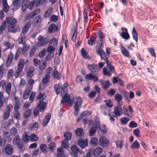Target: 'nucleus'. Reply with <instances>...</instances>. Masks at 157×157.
Returning <instances> with one entry per match:
<instances>
[{
  "label": "nucleus",
  "mask_w": 157,
  "mask_h": 157,
  "mask_svg": "<svg viewBox=\"0 0 157 157\" xmlns=\"http://www.w3.org/2000/svg\"><path fill=\"white\" fill-rule=\"evenodd\" d=\"M140 147V144L136 140L130 146V148L132 149H138Z\"/></svg>",
  "instance_id": "nucleus-33"
},
{
  "label": "nucleus",
  "mask_w": 157,
  "mask_h": 157,
  "mask_svg": "<svg viewBox=\"0 0 157 157\" xmlns=\"http://www.w3.org/2000/svg\"><path fill=\"white\" fill-rule=\"evenodd\" d=\"M122 32L120 34V36L123 39L128 40L129 38V35L128 33L127 29L125 28H121Z\"/></svg>",
  "instance_id": "nucleus-12"
},
{
  "label": "nucleus",
  "mask_w": 157,
  "mask_h": 157,
  "mask_svg": "<svg viewBox=\"0 0 157 157\" xmlns=\"http://www.w3.org/2000/svg\"><path fill=\"white\" fill-rule=\"evenodd\" d=\"M44 37L41 35L39 36L38 38V40L39 41L37 43V45L38 46H43L46 45V44H48V41L45 43H42Z\"/></svg>",
  "instance_id": "nucleus-22"
},
{
  "label": "nucleus",
  "mask_w": 157,
  "mask_h": 157,
  "mask_svg": "<svg viewBox=\"0 0 157 157\" xmlns=\"http://www.w3.org/2000/svg\"><path fill=\"white\" fill-rule=\"evenodd\" d=\"M29 136L27 134V132H25L23 134L22 138L24 142L25 143H27L29 141Z\"/></svg>",
  "instance_id": "nucleus-34"
},
{
  "label": "nucleus",
  "mask_w": 157,
  "mask_h": 157,
  "mask_svg": "<svg viewBox=\"0 0 157 157\" xmlns=\"http://www.w3.org/2000/svg\"><path fill=\"white\" fill-rule=\"evenodd\" d=\"M58 20V17L55 14L52 15L50 17L51 21L56 22Z\"/></svg>",
  "instance_id": "nucleus-54"
},
{
  "label": "nucleus",
  "mask_w": 157,
  "mask_h": 157,
  "mask_svg": "<svg viewBox=\"0 0 157 157\" xmlns=\"http://www.w3.org/2000/svg\"><path fill=\"white\" fill-rule=\"evenodd\" d=\"M36 2V6H37L40 5H45L47 3V2L46 0H37Z\"/></svg>",
  "instance_id": "nucleus-50"
},
{
  "label": "nucleus",
  "mask_w": 157,
  "mask_h": 157,
  "mask_svg": "<svg viewBox=\"0 0 157 157\" xmlns=\"http://www.w3.org/2000/svg\"><path fill=\"white\" fill-rule=\"evenodd\" d=\"M47 106V104L43 101H40L38 103L37 107L39 109L40 112H43Z\"/></svg>",
  "instance_id": "nucleus-16"
},
{
  "label": "nucleus",
  "mask_w": 157,
  "mask_h": 157,
  "mask_svg": "<svg viewBox=\"0 0 157 157\" xmlns=\"http://www.w3.org/2000/svg\"><path fill=\"white\" fill-rule=\"evenodd\" d=\"M17 20L16 19H8L6 17V20L2 23L0 26V34H3V32L8 27V31L10 33H15L17 31L14 29V28L16 25Z\"/></svg>",
  "instance_id": "nucleus-1"
},
{
  "label": "nucleus",
  "mask_w": 157,
  "mask_h": 157,
  "mask_svg": "<svg viewBox=\"0 0 157 157\" xmlns=\"http://www.w3.org/2000/svg\"><path fill=\"white\" fill-rule=\"evenodd\" d=\"M106 63V66L109 69V71L111 72V73H114V68L113 66L110 63H109L108 62V63Z\"/></svg>",
  "instance_id": "nucleus-46"
},
{
  "label": "nucleus",
  "mask_w": 157,
  "mask_h": 157,
  "mask_svg": "<svg viewBox=\"0 0 157 157\" xmlns=\"http://www.w3.org/2000/svg\"><path fill=\"white\" fill-rule=\"evenodd\" d=\"M34 82V80L32 78H30L28 81V84L29 86L25 89L23 93L22 98L24 100H26L28 98L29 94L33 89Z\"/></svg>",
  "instance_id": "nucleus-2"
},
{
  "label": "nucleus",
  "mask_w": 157,
  "mask_h": 157,
  "mask_svg": "<svg viewBox=\"0 0 157 157\" xmlns=\"http://www.w3.org/2000/svg\"><path fill=\"white\" fill-rule=\"evenodd\" d=\"M82 103V99L79 97H76V101L74 108L75 109L74 114L76 117L78 115L79 109L78 106H80Z\"/></svg>",
  "instance_id": "nucleus-7"
},
{
  "label": "nucleus",
  "mask_w": 157,
  "mask_h": 157,
  "mask_svg": "<svg viewBox=\"0 0 157 157\" xmlns=\"http://www.w3.org/2000/svg\"><path fill=\"white\" fill-rule=\"evenodd\" d=\"M29 98V100L31 103L33 102L36 96V93L34 91H31Z\"/></svg>",
  "instance_id": "nucleus-47"
},
{
  "label": "nucleus",
  "mask_w": 157,
  "mask_h": 157,
  "mask_svg": "<svg viewBox=\"0 0 157 157\" xmlns=\"http://www.w3.org/2000/svg\"><path fill=\"white\" fill-rule=\"evenodd\" d=\"M46 97V94L44 93H40L36 97V99L43 101L45 99Z\"/></svg>",
  "instance_id": "nucleus-39"
},
{
  "label": "nucleus",
  "mask_w": 157,
  "mask_h": 157,
  "mask_svg": "<svg viewBox=\"0 0 157 157\" xmlns=\"http://www.w3.org/2000/svg\"><path fill=\"white\" fill-rule=\"evenodd\" d=\"M55 50V48L50 45L47 48L46 51L47 52L49 53L50 54H51L52 52Z\"/></svg>",
  "instance_id": "nucleus-64"
},
{
  "label": "nucleus",
  "mask_w": 157,
  "mask_h": 157,
  "mask_svg": "<svg viewBox=\"0 0 157 157\" xmlns=\"http://www.w3.org/2000/svg\"><path fill=\"white\" fill-rule=\"evenodd\" d=\"M58 41L57 39L55 38H53L49 41V44L54 46H56L57 45Z\"/></svg>",
  "instance_id": "nucleus-48"
},
{
  "label": "nucleus",
  "mask_w": 157,
  "mask_h": 157,
  "mask_svg": "<svg viewBox=\"0 0 157 157\" xmlns=\"http://www.w3.org/2000/svg\"><path fill=\"white\" fill-rule=\"evenodd\" d=\"M96 53L98 54L102 59L105 60L106 63L108 62V59L109 57V55H106L105 52L101 49L96 50Z\"/></svg>",
  "instance_id": "nucleus-9"
},
{
  "label": "nucleus",
  "mask_w": 157,
  "mask_h": 157,
  "mask_svg": "<svg viewBox=\"0 0 157 157\" xmlns=\"http://www.w3.org/2000/svg\"><path fill=\"white\" fill-rule=\"evenodd\" d=\"M132 35L133 39L135 40L136 42H137V35L134 27H133L132 28Z\"/></svg>",
  "instance_id": "nucleus-38"
},
{
  "label": "nucleus",
  "mask_w": 157,
  "mask_h": 157,
  "mask_svg": "<svg viewBox=\"0 0 157 157\" xmlns=\"http://www.w3.org/2000/svg\"><path fill=\"white\" fill-rule=\"evenodd\" d=\"M98 139L96 137L92 138L90 140V143L94 145H96L98 144Z\"/></svg>",
  "instance_id": "nucleus-62"
},
{
  "label": "nucleus",
  "mask_w": 157,
  "mask_h": 157,
  "mask_svg": "<svg viewBox=\"0 0 157 157\" xmlns=\"http://www.w3.org/2000/svg\"><path fill=\"white\" fill-rule=\"evenodd\" d=\"M83 16L84 21L87 23L88 21V17L87 14V10L84 9L83 12Z\"/></svg>",
  "instance_id": "nucleus-49"
},
{
  "label": "nucleus",
  "mask_w": 157,
  "mask_h": 157,
  "mask_svg": "<svg viewBox=\"0 0 157 157\" xmlns=\"http://www.w3.org/2000/svg\"><path fill=\"white\" fill-rule=\"evenodd\" d=\"M103 73L104 75L107 76H110L112 75L111 72L109 71H107L106 67H104L103 68Z\"/></svg>",
  "instance_id": "nucleus-53"
},
{
  "label": "nucleus",
  "mask_w": 157,
  "mask_h": 157,
  "mask_svg": "<svg viewBox=\"0 0 157 157\" xmlns=\"http://www.w3.org/2000/svg\"><path fill=\"white\" fill-rule=\"evenodd\" d=\"M98 128V126L95 125V127H92L89 131V134L90 136H94L95 134L97 129Z\"/></svg>",
  "instance_id": "nucleus-30"
},
{
  "label": "nucleus",
  "mask_w": 157,
  "mask_h": 157,
  "mask_svg": "<svg viewBox=\"0 0 157 157\" xmlns=\"http://www.w3.org/2000/svg\"><path fill=\"white\" fill-rule=\"evenodd\" d=\"M129 120V118L126 117L121 118L120 120L121 123L124 125L126 124Z\"/></svg>",
  "instance_id": "nucleus-52"
},
{
  "label": "nucleus",
  "mask_w": 157,
  "mask_h": 157,
  "mask_svg": "<svg viewBox=\"0 0 157 157\" xmlns=\"http://www.w3.org/2000/svg\"><path fill=\"white\" fill-rule=\"evenodd\" d=\"M34 71V67L33 66L30 67L26 73L27 77L29 78H31L33 76Z\"/></svg>",
  "instance_id": "nucleus-23"
},
{
  "label": "nucleus",
  "mask_w": 157,
  "mask_h": 157,
  "mask_svg": "<svg viewBox=\"0 0 157 157\" xmlns=\"http://www.w3.org/2000/svg\"><path fill=\"white\" fill-rule=\"evenodd\" d=\"M11 85V83L8 82L6 86L5 91L8 95H10V93Z\"/></svg>",
  "instance_id": "nucleus-41"
},
{
  "label": "nucleus",
  "mask_w": 157,
  "mask_h": 157,
  "mask_svg": "<svg viewBox=\"0 0 157 157\" xmlns=\"http://www.w3.org/2000/svg\"><path fill=\"white\" fill-rule=\"evenodd\" d=\"M115 142L117 147L121 148L122 147L123 142L122 140H116Z\"/></svg>",
  "instance_id": "nucleus-59"
},
{
  "label": "nucleus",
  "mask_w": 157,
  "mask_h": 157,
  "mask_svg": "<svg viewBox=\"0 0 157 157\" xmlns=\"http://www.w3.org/2000/svg\"><path fill=\"white\" fill-rule=\"evenodd\" d=\"M81 53L84 58L86 59H89L90 58V57L88 55L87 53L83 48H82L81 50Z\"/></svg>",
  "instance_id": "nucleus-40"
},
{
  "label": "nucleus",
  "mask_w": 157,
  "mask_h": 157,
  "mask_svg": "<svg viewBox=\"0 0 157 157\" xmlns=\"http://www.w3.org/2000/svg\"><path fill=\"white\" fill-rule=\"evenodd\" d=\"M58 30L57 26L54 24H52L48 27V32L50 33L52 32L54 33Z\"/></svg>",
  "instance_id": "nucleus-20"
},
{
  "label": "nucleus",
  "mask_w": 157,
  "mask_h": 157,
  "mask_svg": "<svg viewBox=\"0 0 157 157\" xmlns=\"http://www.w3.org/2000/svg\"><path fill=\"white\" fill-rule=\"evenodd\" d=\"M54 88L57 95L59 94L60 92V86L59 84H56L54 85Z\"/></svg>",
  "instance_id": "nucleus-58"
},
{
  "label": "nucleus",
  "mask_w": 157,
  "mask_h": 157,
  "mask_svg": "<svg viewBox=\"0 0 157 157\" xmlns=\"http://www.w3.org/2000/svg\"><path fill=\"white\" fill-rule=\"evenodd\" d=\"M2 151L7 155H11L13 152V147L11 145L7 144L3 147Z\"/></svg>",
  "instance_id": "nucleus-6"
},
{
  "label": "nucleus",
  "mask_w": 157,
  "mask_h": 157,
  "mask_svg": "<svg viewBox=\"0 0 157 157\" xmlns=\"http://www.w3.org/2000/svg\"><path fill=\"white\" fill-rule=\"evenodd\" d=\"M21 106V103L20 102L19 103H15L14 104V109L15 111H18V110L20 108Z\"/></svg>",
  "instance_id": "nucleus-61"
},
{
  "label": "nucleus",
  "mask_w": 157,
  "mask_h": 157,
  "mask_svg": "<svg viewBox=\"0 0 157 157\" xmlns=\"http://www.w3.org/2000/svg\"><path fill=\"white\" fill-rule=\"evenodd\" d=\"M72 136V133L69 132H65L63 135V136L65 139V140L68 141L71 140Z\"/></svg>",
  "instance_id": "nucleus-32"
},
{
  "label": "nucleus",
  "mask_w": 157,
  "mask_h": 157,
  "mask_svg": "<svg viewBox=\"0 0 157 157\" xmlns=\"http://www.w3.org/2000/svg\"><path fill=\"white\" fill-rule=\"evenodd\" d=\"M29 46L27 45V44H25L24 45L21 49L23 54H25V52L28 50L29 48Z\"/></svg>",
  "instance_id": "nucleus-55"
},
{
  "label": "nucleus",
  "mask_w": 157,
  "mask_h": 157,
  "mask_svg": "<svg viewBox=\"0 0 157 157\" xmlns=\"http://www.w3.org/2000/svg\"><path fill=\"white\" fill-rule=\"evenodd\" d=\"M52 10L51 8H48L45 12L44 16L45 18L49 17L51 14Z\"/></svg>",
  "instance_id": "nucleus-43"
},
{
  "label": "nucleus",
  "mask_w": 157,
  "mask_h": 157,
  "mask_svg": "<svg viewBox=\"0 0 157 157\" xmlns=\"http://www.w3.org/2000/svg\"><path fill=\"white\" fill-rule=\"evenodd\" d=\"M99 145L103 147L107 146L109 144V141L107 138L105 136L100 137L99 140Z\"/></svg>",
  "instance_id": "nucleus-11"
},
{
  "label": "nucleus",
  "mask_w": 157,
  "mask_h": 157,
  "mask_svg": "<svg viewBox=\"0 0 157 157\" xmlns=\"http://www.w3.org/2000/svg\"><path fill=\"white\" fill-rule=\"evenodd\" d=\"M17 146L21 152H23L24 151L25 148L24 144L23 143Z\"/></svg>",
  "instance_id": "nucleus-63"
},
{
  "label": "nucleus",
  "mask_w": 157,
  "mask_h": 157,
  "mask_svg": "<svg viewBox=\"0 0 157 157\" xmlns=\"http://www.w3.org/2000/svg\"><path fill=\"white\" fill-rule=\"evenodd\" d=\"M71 34H72V36L71 38V40L73 42H75V40L76 38L77 33V31L76 30H75L74 31H72L71 32Z\"/></svg>",
  "instance_id": "nucleus-45"
},
{
  "label": "nucleus",
  "mask_w": 157,
  "mask_h": 157,
  "mask_svg": "<svg viewBox=\"0 0 157 157\" xmlns=\"http://www.w3.org/2000/svg\"><path fill=\"white\" fill-rule=\"evenodd\" d=\"M24 60L23 59H20L17 64V69L14 73V75L16 78L18 77L21 75L24 67Z\"/></svg>",
  "instance_id": "nucleus-4"
},
{
  "label": "nucleus",
  "mask_w": 157,
  "mask_h": 157,
  "mask_svg": "<svg viewBox=\"0 0 157 157\" xmlns=\"http://www.w3.org/2000/svg\"><path fill=\"white\" fill-rule=\"evenodd\" d=\"M87 67L91 72L90 73L96 75L98 74L99 71V69L98 68V66L95 64H87Z\"/></svg>",
  "instance_id": "nucleus-5"
},
{
  "label": "nucleus",
  "mask_w": 157,
  "mask_h": 157,
  "mask_svg": "<svg viewBox=\"0 0 157 157\" xmlns=\"http://www.w3.org/2000/svg\"><path fill=\"white\" fill-rule=\"evenodd\" d=\"M2 134L3 139L11 140V139L10 137L11 135L9 132L6 131H4L2 132Z\"/></svg>",
  "instance_id": "nucleus-35"
},
{
  "label": "nucleus",
  "mask_w": 157,
  "mask_h": 157,
  "mask_svg": "<svg viewBox=\"0 0 157 157\" xmlns=\"http://www.w3.org/2000/svg\"><path fill=\"white\" fill-rule=\"evenodd\" d=\"M74 101V97L72 94L68 95L65 94L62 98L61 101V103L63 105L67 103L69 106H71Z\"/></svg>",
  "instance_id": "nucleus-3"
},
{
  "label": "nucleus",
  "mask_w": 157,
  "mask_h": 157,
  "mask_svg": "<svg viewBox=\"0 0 157 157\" xmlns=\"http://www.w3.org/2000/svg\"><path fill=\"white\" fill-rule=\"evenodd\" d=\"M120 49L122 54L125 56L128 57L130 54L128 51L122 45L120 46Z\"/></svg>",
  "instance_id": "nucleus-25"
},
{
  "label": "nucleus",
  "mask_w": 157,
  "mask_h": 157,
  "mask_svg": "<svg viewBox=\"0 0 157 157\" xmlns=\"http://www.w3.org/2000/svg\"><path fill=\"white\" fill-rule=\"evenodd\" d=\"M121 105H117L114 107V111L113 113L115 117L117 118L118 116H121L122 113V110L121 108Z\"/></svg>",
  "instance_id": "nucleus-10"
},
{
  "label": "nucleus",
  "mask_w": 157,
  "mask_h": 157,
  "mask_svg": "<svg viewBox=\"0 0 157 157\" xmlns=\"http://www.w3.org/2000/svg\"><path fill=\"white\" fill-rule=\"evenodd\" d=\"M30 141L31 142H36L38 140V136L35 134H32L29 136Z\"/></svg>",
  "instance_id": "nucleus-37"
},
{
  "label": "nucleus",
  "mask_w": 157,
  "mask_h": 157,
  "mask_svg": "<svg viewBox=\"0 0 157 157\" xmlns=\"http://www.w3.org/2000/svg\"><path fill=\"white\" fill-rule=\"evenodd\" d=\"M41 17L40 16L38 15L36 16L34 19L33 22L34 23L38 24L40 22L41 20Z\"/></svg>",
  "instance_id": "nucleus-57"
},
{
  "label": "nucleus",
  "mask_w": 157,
  "mask_h": 157,
  "mask_svg": "<svg viewBox=\"0 0 157 157\" xmlns=\"http://www.w3.org/2000/svg\"><path fill=\"white\" fill-rule=\"evenodd\" d=\"M25 1L28 8L30 9L33 7L34 5H36V1L30 2H29L28 1L25 0Z\"/></svg>",
  "instance_id": "nucleus-36"
},
{
  "label": "nucleus",
  "mask_w": 157,
  "mask_h": 157,
  "mask_svg": "<svg viewBox=\"0 0 157 157\" xmlns=\"http://www.w3.org/2000/svg\"><path fill=\"white\" fill-rule=\"evenodd\" d=\"M56 147L55 143L53 142H51L48 145L49 149L51 152H53Z\"/></svg>",
  "instance_id": "nucleus-42"
},
{
  "label": "nucleus",
  "mask_w": 157,
  "mask_h": 157,
  "mask_svg": "<svg viewBox=\"0 0 157 157\" xmlns=\"http://www.w3.org/2000/svg\"><path fill=\"white\" fill-rule=\"evenodd\" d=\"M96 122L95 125L98 126V128L101 132L103 134H105L107 132V129L106 126L104 124H100L99 121L98 120H95Z\"/></svg>",
  "instance_id": "nucleus-13"
},
{
  "label": "nucleus",
  "mask_w": 157,
  "mask_h": 157,
  "mask_svg": "<svg viewBox=\"0 0 157 157\" xmlns=\"http://www.w3.org/2000/svg\"><path fill=\"white\" fill-rule=\"evenodd\" d=\"M96 75L93 74L92 73H89L85 75V79L88 81L92 80L94 82H97L98 81V78Z\"/></svg>",
  "instance_id": "nucleus-14"
},
{
  "label": "nucleus",
  "mask_w": 157,
  "mask_h": 157,
  "mask_svg": "<svg viewBox=\"0 0 157 157\" xmlns=\"http://www.w3.org/2000/svg\"><path fill=\"white\" fill-rule=\"evenodd\" d=\"M102 151V149L101 147H98L94 149L93 154L95 156L97 157L101 153Z\"/></svg>",
  "instance_id": "nucleus-28"
},
{
  "label": "nucleus",
  "mask_w": 157,
  "mask_h": 157,
  "mask_svg": "<svg viewBox=\"0 0 157 157\" xmlns=\"http://www.w3.org/2000/svg\"><path fill=\"white\" fill-rule=\"evenodd\" d=\"M13 58V55L12 52H10L7 56L6 61V65L7 67L11 66L12 63Z\"/></svg>",
  "instance_id": "nucleus-15"
},
{
  "label": "nucleus",
  "mask_w": 157,
  "mask_h": 157,
  "mask_svg": "<svg viewBox=\"0 0 157 157\" xmlns=\"http://www.w3.org/2000/svg\"><path fill=\"white\" fill-rule=\"evenodd\" d=\"M75 132L77 136L80 137L82 136L84 134L83 129L80 128L76 129L75 130Z\"/></svg>",
  "instance_id": "nucleus-26"
},
{
  "label": "nucleus",
  "mask_w": 157,
  "mask_h": 157,
  "mask_svg": "<svg viewBox=\"0 0 157 157\" xmlns=\"http://www.w3.org/2000/svg\"><path fill=\"white\" fill-rule=\"evenodd\" d=\"M52 76L56 79L59 80L61 78V74L56 69L54 70Z\"/></svg>",
  "instance_id": "nucleus-24"
},
{
  "label": "nucleus",
  "mask_w": 157,
  "mask_h": 157,
  "mask_svg": "<svg viewBox=\"0 0 157 157\" xmlns=\"http://www.w3.org/2000/svg\"><path fill=\"white\" fill-rule=\"evenodd\" d=\"M31 21H29L27 22L22 29V33L23 34H26L31 26Z\"/></svg>",
  "instance_id": "nucleus-19"
},
{
  "label": "nucleus",
  "mask_w": 157,
  "mask_h": 157,
  "mask_svg": "<svg viewBox=\"0 0 157 157\" xmlns=\"http://www.w3.org/2000/svg\"><path fill=\"white\" fill-rule=\"evenodd\" d=\"M21 1L23 0H14L13 2V4L15 7L13 8L14 10H17L19 8V6L21 4Z\"/></svg>",
  "instance_id": "nucleus-27"
},
{
  "label": "nucleus",
  "mask_w": 157,
  "mask_h": 157,
  "mask_svg": "<svg viewBox=\"0 0 157 157\" xmlns=\"http://www.w3.org/2000/svg\"><path fill=\"white\" fill-rule=\"evenodd\" d=\"M115 100L117 101V105H121L120 104V102L121 101L122 99V97L121 95L118 93H117L114 96Z\"/></svg>",
  "instance_id": "nucleus-29"
},
{
  "label": "nucleus",
  "mask_w": 157,
  "mask_h": 157,
  "mask_svg": "<svg viewBox=\"0 0 157 157\" xmlns=\"http://www.w3.org/2000/svg\"><path fill=\"white\" fill-rule=\"evenodd\" d=\"M10 113L5 111L3 113L2 118L4 120H7L9 117Z\"/></svg>",
  "instance_id": "nucleus-60"
},
{
  "label": "nucleus",
  "mask_w": 157,
  "mask_h": 157,
  "mask_svg": "<svg viewBox=\"0 0 157 157\" xmlns=\"http://www.w3.org/2000/svg\"><path fill=\"white\" fill-rule=\"evenodd\" d=\"M31 113V110L30 109H28L26 110L24 114V117L25 118L29 117Z\"/></svg>",
  "instance_id": "nucleus-51"
},
{
  "label": "nucleus",
  "mask_w": 157,
  "mask_h": 157,
  "mask_svg": "<svg viewBox=\"0 0 157 157\" xmlns=\"http://www.w3.org/2000/svg\"><path fill=\"white\" fill-rule=\"evenodd\" d=\"M71 154L73 157H77L78 152L80 154H82L83 152L82 150L80 151V149L77 147L75 145L72 146L71 148Z\"/></svg>",
  "instance_id": "nucleus-8"
},
{
  "label": "nucleus",
  "mask_w": 157,
  "mask_h": 157,
  "mask_svg": "<svg viewBox=\"0 0 157 157\" xmlns=\"http://www.w3.org/2000/svg\"><path fill=\"white\" fill-rule=\"evenodd\" d=\"M77 143L79 147L82 149L85 148L88 144V141L86 139L83 140L82 139L80 138L78 140Z\"/></svg>",
  "instance_id": "nucleus-17"
},
{
  "label": "nucleus",
  "mask_w": 157,
  "mask_h": 157,
  "mask_svg": "<svg viewBox=\"0 0 157 157\" xmlns=\"http://www.w3.org/2000/svg\"><path fill=\"white\" fill-rule=\"evenodd\" d=\"M40 148L43 153H48V151L47 150V147L46 144H40Z\"/></svg>",
  "instance_id": "nucleus-31"
},
{
  "label": "nucleus",
  "mask_w": 157,
  "mask_h": 157,
  "mask_svg": "<svg viewBox=\"0 0 157 157\" xmlns=\"http://www.w3.org/2000/svg\"><path fill=\"white\" fill-rule=\"evenodd\" d=\"M96 41V38L94 36H92L90 37V40L88 41V44L89 45H93Z\"/></svg>",
  "instance_id": "nucleus-44"
},
{
  "label": "nucleus",
  "mask_w": 157,
  "mask_h": 157,
  "mask_svg": "<svg viewBox=\"0 0 157 157\" xmlns=\"http://www.w3.org/2000/svg\"><path fill=\"white\" fill-rule=\"evenodd\" d=\"M100 83L102 87L104 90H107L110 85L109 80L107 81L101 80L100 82Z\"/></svg>",
  "instance_id": "nucleus-21"
},
{
  "label": "nucleus",
  "mask_w": 157,
  "mask_h": 157,
  "mask_svg": "<svg viewBox=\"0 0 157 157\" xmlns=\"http://www.w3.org/2000/svg\"><path fill=\"white\" fill-rule=\"evenodd\" d=\"M22 143L21 139L20 138V136L18 135H16L13 140V144L17 146Z\"/></svg>",
  "instance_id": "nucleus-18"
},
{
  "label": "nucleus",
  "mask_w": 157,
  "mask_h": 157,
  "mask_svg": "<svg viewBox=\"0 0 157 157\" xmlns=\"http://www.w3.org/2000/svg\"><path fill=\"white\" fill-rule=\"evenodd\" d=\"M91 113V111H88V110H85L82 112L81 114V116H82L83 117L88 116L90 115Z\"/></svg>",
  "instance_id": "nucleus-56"
}]
</instances>
